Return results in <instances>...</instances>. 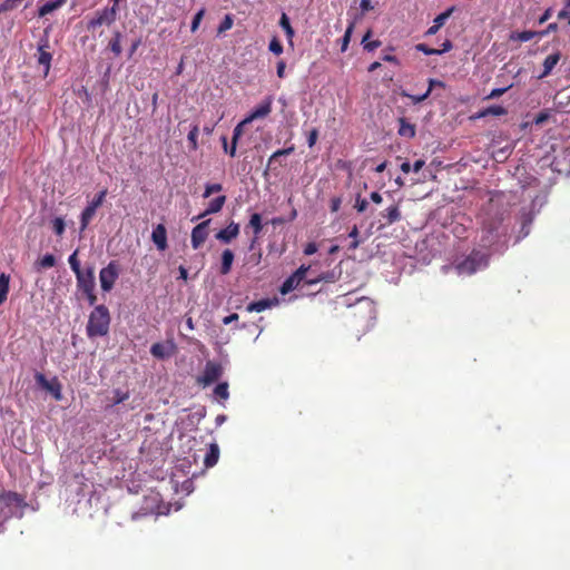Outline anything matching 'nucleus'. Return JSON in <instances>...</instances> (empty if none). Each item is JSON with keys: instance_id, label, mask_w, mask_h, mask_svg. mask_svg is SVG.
Segmentation results:
<instances>
[{"instance_id": "obj_41", "label": "nucleus", "mask_w": 570, "mask_h": 570, "mask_svg": "<svg viewBox=\"0 0 570 570\" xmlns=\"http://www.w3.org/2000/svg\"><path fill=\"white\" fill-rule=\"evenodd\" d=\"M358 234H360L358 228L356 225H354L353 228L351 229V232L348 233V237H351L353 239L348 246V249L354 250L360 246V240L357 238Z\"/></svg>"}, {"instance_id": "obj_22", "label": "nucleus", "mask_w": 570, "mask_h": 570, "mask_svg": "<svg viewBox=\"0 0 570 570\" xmlns=\"http://www.w3.org/2000/svg\"><path fill=\"white\" fill-rule=\"evenodd\" d=\"M507 114V109L499 105H493L480 110L476 115L478 118H484L488 116H503Z\"/></svg>"}, {"instance_id": "obj_25", "label": "nucleus", "mask_w": 570, "mask_h": 570, "mask_svg": "<svg viewBox=\"0 0 570 570\" xmlns=\"http://www.w3.org/2000/svg\"><path fill=\"white\" fill-rule=\"evenodd\" d=\"M534 37H539V31L525 30V31L512 33L510 39L518 40L521 42H527V41L532 40Z\"/></svg>"}, {"instance_id": "obj_51", "label": "nucleus", "mask_w": 570, "mask_h": 570, "mask_svg": "<svg viewBox=\"0 0 570 570\" xmlns=\"http://www.w3.org/2000/svg\"><path fill=\"white\" fill-rule=\"evenodd\" d=\"M222 141H223L224 150L226 153H228L230 157H235L236 156L237 141H233L232 140V146H230L229 149H228V145H227V138L225 136L222 137Z\"/></svg>"}, {"instance_id": "obj_5", "label": "nucleus", "mask_w": 570, "mask_h": 570, "mask_svg": "<svg viewBox=\"0 0 570 570\" xmlns=\"http://www.w3.org/2000/svg\"><path fill=\"white\" fill-rule=\"evenodd\" d=\"M222 375V365L216 362L208 361L205 365L203 374L197 377V383L203 386H208L218 381Z\"/></svg>"}, {"instance_id": "obj_15", "label": "nucleus", "mask_w": 570, "mask_h": 570, "mask_svg": "<svg viewBox=\"0 0 570 570\" xmlns=\"http://www.w3.org/2000/svg\"><path fill=\"white\" fill-rule=\"evenodd\" d=\"M561 59V52L556 51L554 53L549 55L544 61H543V71L538 76V79H543L548 77L554 67L558 65V62Z\"/></svg>"}, {"instance_id": "obj_44", "label": "nucleus", "mask_w": 570, "mask_h": 570, "mask_svg": "<svg viewBox=\"0 0 570 570\" xmlns=\"http://www.w3.org/2000/svg\"><path fill=\"white\" fill-rule=\"evenodd\" d=\"M415 49L420 52H423L426 56L441 55V51H439V49L431 48L425 43H417L415 46Z\"/></svg>"}, {"instance_id": "obj_7", "label": "nucleus", "mask_w": 570, "mask_h": 570, "mask_svg": "<svg viewBox=\"0 0 570 570\" xmlns=\"http://www.w3.org/2000/svg\"><path fill=\"white\" fill-rule=\"evenodd\" d=\"M50 43L48 37H43L38 42V63L43 66L45 75L47 76L50 67L52 55L49 52Z\"/></svg>"}, {"instance_id": "obj_37", "label": "nucleus", "mask_w": 570, "mask_h": 570, "mask_svg": "<svg viewBox=\"0 0 570 570\" xmlns=\"http://www.w3.org/2000/svg\"><path fill=\"white\" fill-rule=\"evenodd\" d=\"M354 30V22H351L348 24V27L346 28L345 30V33L342 38V46H341V50L344 52L346 51L347 47H348V43L351 41V37H352V32Z\"/></svg>"}, {"instance_id": "obj_10", "label": "nucleus", "mask_w": 570, "mask_h": 570, "mask_svg": "<svg viewBox=\"0 0 570 570\" xmlns=\"http://www.w3.org/2000/svg\"><path fill=\"white\" fill-rule=\"evenodd\" d=\"M501 218L485 220L483 223V230L487 233V242L493 244L499 238V229L501 226Z\"/></svg>"}, {"instance_id": "obj_34", "label": "nucleus", "mask_w": 570, "mask_h": 570, "mask_svg": "<svg viewBox=\"0 0 570 570\" xmlns=\"http://www.w3.org/2000/svg\"><path fill=\"white\" fill-rule=\"evenodd\" d=\"M234 19L232 14H226L217 28V33L222 35L225 31L232 29Z\"/></svg>"}, {"instance_id": "obj_61", "label": "nucleus", "mask_w": 570, "mask_h": 570, "mask_svg": "<svg viewBox=\"0 0 570 570\" xmlns=\"http://www.w3.org/2000/svg\"><path fill=\"white\" fill-rule=\"evenodd\" d=\"M558 29V24L557 23H550L546 30H542V31H539V37H546L548 36L550 32H553Z\"/></svg>"}, {"instance_id": "obj_13", "label": "nucleus", "mask_w": 570, "mask_h": 570, "mask_svg": "<svg viewBox=\"0 0 570 570\" xmlns=\"http://www.w3.org/2000/svg\"><path fill=\"white\" fill-rule=\"evenodd\" d=\"M239 234V225L232 222L226 228L216 234V238L225 244H229Z\"/></svg>"}, {"instance_id": "obj_64", "label": "nucleus", "mask_w": 570, "mask_h": 570, "mask_svg": "<svg viewBox=\"0 0 570 570\" xmlns=\"http://www.w3.org/2000/svg\"><path fill=\"white\" fill-rule=\"evenodd\" d=\"M317 252V246L315 243H308L304 248L305 255H313Z\"/></svg>"}, {"instance_id": "obj_19", "label": "nucleus", "mask_w": 570, "mask_h": 570, "mask_svg": "<svg viewBox=\"0 0 570 570\" xmlns=\"http://www.w3.org/2000/svg\"><path fill=\"white\" fill-rule=\"evenodd\" d=\"M121 38L122 35L119 30H115L112 33V38L108 43V49L116 56L119 57L122 52L121 48Z\"/></svg>"}, {"instance_id": "obj_63", "label": "nucleus", "mask_w": 570, "mask_h": 570, "mask_svg": "<svg viewBox=\"0 0 570 570\" xmlns=\"http://www.w3.org/2000/svg\"><path fill=\"white\" fill-rule=\"evenodd\" d=\"M285 68H286L285 61L284 60H279L277 62V69H276L277 76L279 78H284L285 77Z\"/></svg>"}, {"instance_id": "obj_49", "label": "nucleus", "mask_w": 570, "mask_h": 570, "mask_svg": "<svg viewBox=\"0 0 570 570\" xmlns=\"http://www.w3.org/2000/svg\"><path fill=\"white\" fill-rule=\"evenodd\" d=\"M35 379L42 389L51 390V382H49L42 373H36Z\"/></svg>"}, {"instance_id": "obj_53", "label": "nucleus", "mask_w": 570, "mask_h": 570, "mask_svg": "<svg viewBox=\"0 0 570 570\" xmlns=\"http://www.w3.org/2000/svg\"><path fill=\"white\" fill-rule=\"evenodd\" d=\"M82 295L87 298L88 301V304L90 306H97L96 305V302H97V295L95 293V289H88V291H83L81 292Z\"/></svg>"}, {"instance_id": "obj_33", "label": "nucleus", "mask_w": 570, "mask_h": 570, "mask_svg": "<svg viewBox=\"0 0 570 570\" xmlns=\"http://www.w3.org/2000/svg\"><path fill=\"white\" fill-rule=\"evenodd\" d=\"M56 264V258L52 254H46L41 259L37 262L38 268H51Z\"/></svg>"}, {"instance_id": "obj_21", "label": "nucleus", "mask_w": 570, "mask_h": 570, "mask_svg": "<svg viewBox=\"0 0 570 570\" xmlns=\"http://www.w3.org/2000/svg\"><path fill=\"white\" fill-rule=\"evenodd\" d=\"M94 206L87 205L80 215V230L83 232L96 215Z\"/></svg>"}, {"instance_id": "obj_43", "label": "nucleus", "mask_w": 570, "mask_h": 570, "mask_svg": "<svg viewBox=\"0 0 570 570\" xmlns=\"http://www.w3.org/2000/svg\"><path fill=\"white\" fill-rule=\"evenodd\" d=\"M223 190V185L222 184H207L206 187H205V191L203 194V197L204 198H208L210 195L215 194V193H219Z\"/></svg>"}, {"instance_id": "obj_12", "label": "nucleus", "mask_w": 570, "mask_h": 570, "mask_svg": "<svg viewBox=\"0 0 570 570\" xmlns=\"http://www.w3.org/2000/svg\"><path fill=\"white\" fill-rule=\"evenodd\" d=\"M226 203V196L222 195V196H218L214 199H212L207 206V208L205 209L204 213L199 214L198 216L196 217H193L191 218V222H195V220H198L207 215H210V214H216L218 212L222 210V208L224 207Z\"/></svg>"}, {"instance_id": "obj_32", "label": "nucleus", "mask_w": 570, "mask_h": 570, "mask_svg": "<svg viewBox=\"0 0 570 570\" xmlns=\"http://www.w3.org/2000/svg\"><path fill=\"white\" fill-rule=\"evenodd\" d=\"M295 150V147L294 145L287 147V148H283V149H278L276 151L273 153V155L269 157L268 159V167L273 164V161H275L278 157L281 156H287V155H291L293 154Z\"/></svg>"}, {"instance_id": "obj_17", "label": "nucleus", "mask_w": 570, "mask_h": 570, "mask_svg": "<svg viewBox=\"0 0 570 570\" xmlns=\"http://www.w3.org/2000/svg\"><path fill=\"white\" fill-rule=\"evenodd\" d=\"M219 459V446L216 443L209 445L208 452L205 455L204 464L206 468H213Z\"/></svg>"}, {"instance_id": "obj_35", "label": "nucleus", "mask_w": 570, "mask_h": 570, "mask_svg": "<svg viewBox=\"0 0 570 570\" xmlns=\"http://www.w3.org/2000/svg\"><path fill=\"white\" fill-rule=\"evenodd\" d=\"M198 134H199V128L197 125L193 126V128L188 132L187 138L190 144L191 150H196L198 148V142H197Z\"/></svg>"}, {"instance_id": "obj_20", "label": "nucleus", "mask_w": 570, "mask_h": 570, "mask_svg": "<svg viewBox=\"0 0 570 570\" xmlns=\"http://www.w3.org/2000/svg\"><path fill=\"white\" fill-rule=\"evenodd\" d=\"M234 253L230 249H225L222 253V265H220V274L227 275L230 269L234 262Z\"/></svg>"}, {"instance_id": "obj_29", "label": "nucleus", "mask_w": 570, "mask_h": 570, "mask_svg": "<svg viewBox=\"0 0 570 570\" xmlns=\"http://www.w3.org/2000/svg\"><path fill=\"white\" fill-rule=\"evenodd\" d=\"M214 394L216 397H218L220 400H224V401L227 400L229 396L228 383L227 382L218 383L214 390Z\"/></svg>"}, {"instance_id": "obj_30", "label": "nucleus", "mask_w": 570, "mask_h": 570, "mask_svg": "<svg viewBox=\"0 0 570 570\" xmlns=\"http://www.w3.org/2000/svg\"><path fill=\"white\" fill-rule=\"evenodd\" d=\"M253 230H254V234L257 236L261 234L262 229H263V225H262V217L259 214L255 213L250 216V219H249V224H248Z\"/></svg>"}, {"instance_id": "obj_14", "label": "nucleus", "mask_w": 570, "mask_h": 570, "mask_svg": "<svg viewBox=\"0 0 570 570\" xmlns=\"http://www.w3.org/2000/svg\"><path fill=\"white\" fill-rule=\"evenodd\" d=\"M381 217L385 219L382 226H390L401 220L402 215L399 205H391L385 210L381 212Z\"/></svg>"}, {"instance_id": "obj_46", "label": "nucleus", "mask_w": 570, "mask_h": 570, "mask_svg": "<svg viewBox=\"0 0 570 570\" xmlns=\"http://www.w3.org/2000/svg\"><path fill=\"white\" fill-rule=\"evenodd\" d=\"M150 353L155 357L164 358L165 357V346L161 343H155L150 347Z\"/></svg>"}, {"instance_id": "obj_26", "label": "nucleus", "mask_w": 570, "mask_h": 570, "mask_svg": "<svg viewBox=\"0 0 570 570\" xmlns=\"http://www.w3.org/2000/svg\"><path fill=\"white\" fill-rule=\"evenodd\" d=\"M128 399H129V392L128 391H122L120 389H116L112 392V397L110 399L109 406L118 405V404L127 401Z\"/></svg>"}, {"instance_id": "obj_2", "label": "nucleus", "mask_w": 570, "mask_h": 570, "mask_svg": "<svg viewBox=\"0 0 570 570\" xmlns=\"http://www.w3.org/2000/svg\"><path fill=\"white\" fill-rule=\"evenodd\" d=\"M488 255L480 250H472L455 268L460 275H472L476 271L487 267Z\"/></svg>"}, {"instance_id": "obj_47", "label": "nucleus", "mask_w": 570, "mask_h": 570, "mask_svg": "<svg viewBox=\"0 0 570 570\" xmlns=\"http://www.w3.org/2000/svg\"><path fill=\"white\" fill-rule=\"evenodd\" d=\"M204 14H205V9L203 8V9H200V10H199L195 16H194L193 21H191V26H190V30H191V32H195V31L198 29V27H199V24H200V22H202V20H203V18H204Z\"/></svg>"}, {"instance_id": "obj_23", "label": "nucleus", "mask_w": 570, "mask_h": 570, "mask_svg": "<svg viewBox=\"0 0 570 570\" xmlns=\"http://www.w3.org/2000/svg\"><path fill=\"white\" fill-rule=\"evenodd\" d=\"M10 289V276L6 273L0 274V305H2L7 298Z\"/></svg>"}, {"instance_id": "obj_3", "label": "nucleus", "mask_w": 570, "mask_h": 570, "mask_svg": "<svg viewBox=\"0 0 570 570\" xmlns=\"http://www.w3.org/2000/svg\"><path fill=\"white\" fill-rule=\"evenodd\" d=\"M118 9L115 7H105L101 10H97L95 16L88 20L87 30L95 31L102 24L110 26L117 19Z\"/></svg>"}, {"instance_id": "obj_55", "label": "nucleus", "mask_w": 570, "mask_h": 570, "mask_svg": "<svg viewBox=\"0 0 570 570\" xmlns=\"http://www.w3.org/2000/svg\"><path fill=\"white\" fill-rule=\"evenodd\" d=\"M550 118V114L547 111V110H543V111H540L538 115H535L534 117V124L535 125H542L544 124L548 119Z\"/></svg>"}, {"instance_id": "obj_1", "label": "nucleus", "mask_w": 570, "mask_h": 570, "mask_svg": "<svg viewBox=\"0 0 570 570\" xmlns=\"http://www.w3.org/2000/svg\"><path fill=\"white\" fill-rule=\"evenodd\" d=\"M110 313L106 305H97L90 312L86 333L89 338L101 337L109 333Z\"/></svg>"}, {"instance_id": "obj_16", "label": "nucleus", "mask_w": 570, "mask_h": 570, "mask_svg": "<svg viewBox=\"0 0 570 570\" xmlns=\"http://www.w3.org/2000/svg\"><path fill=\"white\" fill-rule=\"evenodd\" d=\"M275 304H277L276 298H274V299L263 298V299L249 303L246 307V311L249 313H253V312L261 313L267 308H271Z\"/></svg>"}, {"instance_id": "obj_27", "label": "nucleus", "mask_w": 570, "mask_h": 570, "mask_svg": "<svg viewBox=\"0 0 570 570\" xmlns=\"http://www.w3.org/2000/svg\"><path fill=\"white\" fill-rule=\"evenodd\" d=\"M299 285V283L291 275L289 277H287L284 283L282 284L281 286V293L283 295L285 294H288L289 292H292L293 289H295L297 286Z\"/></svg>"}, {"instance_id": "obj_54", "label": "nucleus", "mask_w": 570, "mask_h": 570, "mask_svg": "<svg viewBox=\"0 0 570 570\" xmlns=\"http://www.w3.org/2000/svg\"><path fill=\"white\" fill-rule=\"evenodd\" d=\"M2 499L4 501H7L8 503H14L17 505H19L21 502V498L19 497V494L13 493V492H9V493L2 495Z\"/></svg>"}, {"instance_id": "obj_11", "label": "nucleus", "mask_w": 570, "mask_h": 570, "mask_svg": "<svg viewBox=\"0 0 570 570\" xmlns=\"http://www.w3.org/2000/svg\"><path fill=\"white\" fill-rule=\"evenodd\" d=\"M151 239L159 250H165L167 248V230L163 224H158L154 228Z\"/></svg>"}, {"instance_id": "obj_18", "label": "nucleus", "mask_w": 570, "mask_h": 570, "mask_svg": "<svg viewBox=\"0 0 570 570\" xmlns=\"http://www.w3.org/2000/svg\"><path fill=\"white\" fill-rule=\"evenodd\" d=\"M399 124L397 134L401 137L413 138L415 136L416 129L413 124H410L405 118H400Z\"/></svg>"}, {"instance_id": "obj_31", "label": "nucleus", "mask_w": 570, "mask_h": 570, "mask_svg": "<svg viewBox=\"0 0 570 570\" xmlns=\"http://www.w3.org/2000/svg\"><path fill=\"white\" fill-rule=\"evenodd\" d=\"M455 11V7L452 6L449 9H446L444 12L436 16L433 20L435 24H438L440 28H442L445 23V21L451 17V14Z\"/></svg>"}, {"instance_id": "obj_36", "label": "nucleus", "mask_w": 570, "mask_h": 570, "mask_svg": "<svg viewBox=\"0 0 570 570\" xmlns=\"http://www.w3.org/2000/svg\"><path fill=\"white\" fill-rule=\"evenodd\" d=\"M107 194V188L101 189L88 205L94 206V208L97 210L104 204Z\"/></svg>"}, {"instance_id": "obj_48", "label": "nucleus", "mask_w": 570, "mask_h": 570, "mask_svg": "<svg viewBox=\"0 0 570 570\" xmlns=\"http://www.w3.org/2000/svg\"><path fill=\"white\" fill-rule=\"evenodd\" d=\"M308 269L309 266L302 265L299 268L296 269V272L292 274V276L301 284V282L305 279Z\"/></svg>"}, {"instance_id": "obj_59", "label": "nucleus", "mask_w": 570, "mask_h": 570, "mask_svg": "<svg viewBox=\"0 0 570 570\" xmlns=\"http://www.w3.org/2000/svg\"><path fill=\"white\" fill-rule=\"evenodd\" d=\"M48 391L51 392L56 400L61 399V386L58 382H56L55 384L51 383V390Z\"/></svg>"}, {"instance_id": "obj_60", "label": "nucleus", "mask_w": 570, "mask_h": 570, "mask_svg": "<svg viewBox=\"0 0 570 570\" xmlns=\"http://www.w3.org/2000/svg\"><path fill=\"white\" fill-rule=\"evenodd\" d=\"M382 60L385 62L394 63L396 66L400 65V60L394 55L385 53L382 56Z\"/></svg>"}, {"instance_id": "obj_4", "label": "nucleus", "mask_w": 570, "mask_h": 570, "mask_svg": "<svg viewBox=\"0 0 570 570\" xmlns=\"http://www.w3.org/2000/svg\"><path fill=\"white\" fill-rule=\"evenodd\" d=\"M119 263L117 261H110L108 265L100 269L99 282L100 287L104 292L109 293L119 277Z\"/></svg>"}, {"instance_id": "obj_57", "label": "nucleus", "mask_w": 570, "mask_h": 570, "mask_svg": "<svg viewBox=\"0 0 570 570\" xmlns=\"http://www.w3.org/2000/svg\"><path fill=\"white\" fill-rule=\"evenodd\" d=\"M341 205H342V199L341 197H333L330 202V208H331V212L332 213H336L340 210L341 208Z\"/></svg>"}, {"instance_id": "obj_56", "label": "nucleus", "mask_w": 570, "mask_h": 570, "mask_svg": "<svg viewBox=\"0 0 570 570\" xmlns=\"http://www.w3.org/2000/svg\"><path fill=\"white\" fill-rule=\"evenodd\" d=\"M509 89V87H505V88H494L491 90V92L487 96V99H495V98H499L501 97L507 90Z\"/></svg>"}, {"instance_id": "obj_50", "label": "nucleus", "mask_w": 570, "mask_h": 570, "mask_svg": "<svg viewBox=\"0 0 570 570\" xmlns=\"http://www.w3.org/2000/svg\"><path fill=\"white\" fill-rule=\"evenodd\" d=\"M247 124L248 122H245V119H244L239 124L236 125V127L233 130V137H232L233 141H237L238 142L239 138L243 135V128Z\"/></svg>"}, {"instance_id": "obj_40", "label": "nucleus", "mask_w": 570, "mask_h": 570, "mask_svg": "<svg viewBox=\"0 0 570 570\" xmlns=\"http://www.w3.org/2000/svg\"><path fill=\"white\" fill-rule=\"evenodd\" d=\"M56 9H58L57 4L53 1H49L39 8L38 14L39 17H45L55 11Z\"/></svg>"}, {"instance_id": "obj_6", "label": "nucleus", "mask_w": 570, "mask_h": 570, "mask_svg": "<svg viewBox=\"0 0 570 570\" xmlns=\"http://www.w3.org/2000/svg\"><path fill=\"white\" fill-rule=\"evenodd\" d=\"M76 275V286L78 292L96 288L95 268L89 266L86 269L80 271Z\"/></svg>"}, {"instance_id": "obj_42", "label": "nucleus", "mask_w": 570, "mask_h": 570, "mask_svg": "<svg viewBox=\"0 0 570 570\" xmlns=\"http://www.w3.org/2000/svg\"><path fill=\"white\" fill-rule=\"evenodd\" d=\"M402 96L407 97L409 99H411V101L414 105H416V104H420V102L424 101L425 99H428V97L430 96V90H426L422 95H410V94L403 91Z\"/></svg>"}, {"instance_id": "obj_24", "label": "nucleus", "mask_w": 570, "mask_h": 570, "mask_svg": "<svg viewBox=\"0 0 570 570\" xmlns=\"http://www.w3.org/2000/svg\"><path fill=\"white\" fill-rule=\"evenodd\" d=\"M279 26L284 30L286 38L291 45H293V38L295 36V31L293 27L291 26L289 18L286 13H282L279 19Z\"/></svg>"}, {"instance_id": "obj_28", "label": "nucleus", "mask_w": 570, "mask_h": 570, "mask_svg": "<svg viewBox=\"0 0 570 570\" xmlns=\"http://www.w3.org/2000/svg\"><path fill=\"white\" fill-rule=\"evenodd\" d=\"M532 223V215L530 212L523 210L522 212V223H521V230L520 233L523 236H527L529 234L530 225Z\"/></svg>"}, {"instance_id": "obj_38", "label": "nucleus", "mask_w": 570, "mask_h": 570, "mask_svg": "<svg viewBox=\"0 0 570 570\" xmlns=\"http://www.w3.org/2000/svg\"><path fill=\"white\" fill-rule=\"evenodd\" d=\"M68 263L70 265L71 271L77 274L82 271L80 266V262L78 259V250H75L68 258Z\"/></svg>"}, {"instance_id": "obj_39", "label": "nucleus", "mask_w": 570, "mask_h": 570, "mask_svg": "<svg viewBox=\"0 0 570 570\" xmlns=\"http://www.w3.org/2000/svg\"><path fill=\"white\" fill-rule=\"evenodd\" d=\"M65 220L61 217H56L52 220V229L56 233V235L61 236L65 233Z\"/></svg>"}, {"instance_id": "obj_58", "label": "nucleus", "mask_w": 570, "mask_h": 570, "mask_svg": "<svg viewBox=\"0 0 570 570\" xmlns=\"http://www.w3.org/2000/svg\"><path fill=\"white\" fill-rule=\"evenodd\" d=\"M317 138H318V130L316 128H314L309 131L308 137H307L308 147L312 148L316 144Z\"/></svg>"}, {"instance_id": "obj_9", "label": "nucleus", "mask_w": 570, "mask_h": 570, "mask_svg": "<svg viewBox=\"0 0 570 570\" xmlns=\"http://www.w3.org/2000/svg\"><path fill=\"white\" fill-rule=\"evenodd\" d=\"M273 98L266 97L258 106H256L250 114L245 118V122H252L256 119L267 117L272 111Z\"/></svg>"}, {"instance_id": "obj_62", "label": "nucleus", "mask_w": 570, "mask_h": 570, "mask_svg": "<svg viewBox=\"0 0 570 570\" xmlns=\"http://www.w3.org/2000/svg\"><path fill=\"white\" fill-rule=\"evenodd\" d=\"M380 46H381V41L380 40H373V41L364 43V49L367 50V51H373L376 48H379Z\"/></svg>"}, {"instance_id": "obj_52", "label": "nucleus", "mask_w": 570, "mask_h": 570, "mask_svg": "<svg viewBox=\"0 0 570 570\" xmlns=\"http://www.w3.org/2000/svg\"><path fill=\"white\" fill-rule=\"evenodd\" d=\"M368 202L365 198H361L360 196L356 197L354 207L358 213H363L367 209Z\"/></svg>"}, {"instance_id": "obj_8", "label": "nucleus", "mask_w": 570, "mask_h": 570, "mask_svg": "<svg viewBox=\"0 0 570 570\" xmlns=\"http://www.w3.org/2000/svg\"><path fill=\"white\" fill-rule=\"evenodd\" d=\"M210 219L197 224L191 230V247L198 249L208 237V226Z\"/></svg>"}, {"instance_id": "obj_45", "label": "nucleus", "mask_w": 570, "mask_h": 570, "mask_svg": "<svg viewBox=\"0 0 570 570\" xmlns=\"http://www.w3.org/2000/svg\"><path fill=\"white\" fill-rule=\"evenodd\" d=\"M268 49L274 53V55H277L279 56L281 53H283V45L281 43V41L274 37L271 42H269V46H268Z\"/></svg>"}]
</instances>
